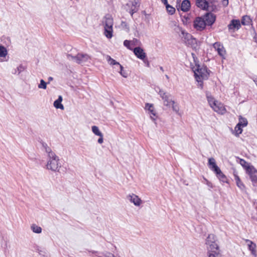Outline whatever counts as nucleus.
<instances>
[{
  "label": "nucleus",
  "instance_id": "nucleus-1",
  "mask_svg": "<svg viewBox=\"0 0 257 257\" xmlns=\"http://www.w3.org/2000/svg\"><path fill=\"white\" fill-rule=\"evenodd\" d=\"M169 25L170 27L173 29L176 32L179 33L181 32L182 33L185 39L184 43L187 45L193 47L196 44V39L193 38L190 34L185 33L182 28L177 24L176 21H172Z\"/></svg>",
  "mask_w": 257,
  "mask_h": 257
},
{
  "label": "nucleus",
  "instance_id": "nucleus-2",
  "mask_svg": "<svg viewBox=\"0 0 257 257\" xmlns=\"http://www.w3.org/2000/svg\"><path fill=\"white\" fill-rule=\"evenodd\" d=\"M61 168V164L59 157L56 155L47 158L46 169L53 172H59Z\"/></svg>",
  "mask_w": 257,
  "mask_h": 257
},
{
  "label": "nucleus",
  "instance_id": "nucleus-3",
  "mask_svg": "<svg viewBox=\"0 0 257 257\" xmlns=\"http://www.w3.org/2000/svg\"><path fill=\"white\" fill-rule=\"evenodd\" d=\"M193 70L196 81L198 82L201 81V79L206 80L209 77L210 71L208 70L206 66H201L198 64H196L195 67L193 68Z\"/></svg>",
  "mask_w": 257,
  "mask_h": 257
},
{
  "label": "nucleus",
  "instance_id": "nucleus-4",
  "mask_svg": "<svg viewBox=\"0 0 257 257\" xmlns=\"http://www.w3.org/2000/svg\"><path fill=\"white\" fill-rule=\"evenodd\" d=\"M104 25V34L108 39L112 37L113 21L111 15L107 14L105 16L102 21Z\"/></svg>",
  "mask_w": 257,
  "mask_h": 257
},
{
  "label": "nucleus",
  "instance_id": "nucleus-5",
  "mask_svg": "<svg viewBox=\"0 0 257 257\" xmlns=\"http://www.w3.org/2000/svg\"><path fill=\"white\" fill-rule=\"evenodd\" d=\"M66 57L69 60L73 61L79 64H84L90 58L88 55L83 53H78L76 56H73L72 54H67Z\"/></svg>",
  "mask_w": 257,
  "mask_h": 257
},
{
  "label": "nucleus",
  "instance_id": "nucleus-6",
  "mask_svg": "<svg viewBox=\"0 0 257 257\" xmlns=\"http://www.w3.org/2000/svg\"><path fill=\"white\" fill-rule=\"evenodd\" d=\"M216 238L213 234H210L206 239V244L208 251H220L219 246L216 242Z\"/></svg>",
  "mask_w": 257,
  "mask_h": 257
},
{
  "label": "nucleus",
  "instance_id": "nucleus-7",
  "mask_svg": "<svg viewBox=\"0 0 257 257\" xmlns=\"http://www.w3.org/2000/svg\"><path fill=\"white\" fill-rule=\"evenodd\" d=\"M140 4L138 0H129L128 2L125 5V9L129 12L131 16L137 13L139 9Z\"/></svg>",
  "mask_w": 257,
  "mask_h": 257
},
{
  "label": "nucleus",
  "instance_id": "nucleus-8",
  "mask_svg": "<svg viewBox=\"0 0 257 257\" xmlns=\"http://www.w3.org/2000/svg\"><path fill=\"white\" fill-rule=\"evenodd\" d=\"M159 94L163 100L164 105L170 107L171 105L174 103V101L172 100V96L169 93H167L163 90H160Z\"/></svg>",
  "mask_w": 257,
  "mask_h": 257
},
{
  "label": "nucleus",
  "instance_id": "nucleus-9",
  "mask_svg": "<svg viewBox=\"0 0 257 257\" xmlns=\"http://www.w3.org/2000/svg\"><path fill=\"white\" fill-rule=\"evenodd\" d=\"M208 101L211 107L216 112L219 113H222L224 111L223 107L220 104H218L217 101L214 100L213 98L211 96L207 95Z\"/></svg>",
  "mask_w": 257,
  "mask_h": 257
},
{
  "label": "nucleus",
  "instance_id": "nucleus-10",
  "mask_svg": "<svg viewBox=\"0 0 257 257\" xmlns=\"http://www.w3.org/2000/svg\"><path fill=\"white\" fill-rule=\"evenodd\" d=\"M193 25L197 31H200L204 30L206 26L202 16L197 17L194 21Z\"/></svg>",
  "mask_w": 257,
  "mask_h": 257
},
{
  "label": "nucleus",
  "instance_id": "nucleus-11",
  "mask_svg": "<svg viewBox=\"0 0 257 257\" xmlns=\"http://www.w3.org/2000/svg\"><path fill=\"white\" fill-rule=\"evenodd\" d=\"M205 24L207 26H211L215 22L216 16L212 13H207L202 16Z\"/></svg>",
  "mask_w": 257,
  "mask_h": 257
},
{
  "label": "nucleus",
  "instance_id": "nucleus-12",
  "mask_svg": "<svg viewBox=\"0 0 257 257\" xmlns=\"http://www.w3.org/2000/svg\"><path fill=\"white\" fill-rule=\"evenodd\" d=\"M247 173L249 176L252 183H257V170L253 166H247Z\"/></svg>",
  "mask_w": 257,
  "mask_h": 257
},
{
  "label": "nucleus",
  "instance_id": "nucleus-13",
  "mask_svg": "<svg viewBox=\"0 0 257 257\" xmlns=\"http://www.w3.org/2000/svg\"><path fill=\"white\" fill-rule=\"evenodd\" d=\"M145 109L148 111L150 118L153 121H155L157 118L156 111L153 104L147 103L145 104Z\"/></svg>",
  "mask_w": 257,
  "mask_h": 257
},
{
  "label": "nucleus",
  "instance_id": "nucleus-14",
  "mask_svg": "<svg viewBox=\"0 0 257 257\" xmlns=\"http://www.w3.org/2000/svg\"><path fill=\"white\" fill-rule=\"evenodd\" d=\"M213 47L217 52L218 54L222 58H224V56L226 54V51L223 46L219 42H215L213 44Z\"/></svg>",
  "mask_w": 257,
  "mask_h": 257
},
{
  "label": "nucleus",
  "instance_id": "nucleus-15",
  "mask_svg": "<svg viewBox=\"0 0 257 257\" xmlns=\"http://www.w3.org/2000/svg\"><path fill=\"white\" fill-rule=\"evenodd\" d=\"M127 199L135 205L139 206L142 203L141 199L135 194H130L127 196Z\"/></svg>",
  "mask_w": 257,
  "mask_h": 257
},
{
  "label": "nucleus",
  "instance_id": "nucleus-16",
  "mask_svg": "<svg viewBox=\"0 0 257 257\" xmlns=\"http://www.w3.org/2000/svg\"><path fill=\"white\" fill-rule=\"evenodd\" d=\"M208 166L209 169L215 174L219 171H220V169L216 165L215 160L213 158H209Z\"/></svg>",
  "mask_w": 257,
  "mask_h": 257
},
{
  "label": "nucleus",
  "instance_id": "nucleus-17",
  "mask_svg": "<svg viewBox=\"0 0 257 257\" xmlns=\"http://www.w3.org/2000/svg\"><path fill=\"white\" fill-rule=\"evenodd\" d=\"M134 53L138 58L141 60H144L146 57V54L144 52V50L140 47L135 48Z\"/></svg>",
  "mask_w": 257,
  "mask_h": 257
},
{
  "label": "nucleus",
  "instance_id": "nucleus-18",
  "mask_svg": "<svg viewBox=\"0 0 257 257\" xmlns=\"http://www.w3.org/2000/svg\"><path fill=\"white\" fill-rule=\"evenodd\" d=\"M196 5L198 8L203 10H208L209 3L206 0H196Z\"/></svg>",
  "mask_w": 257,
  "mask_h": 257
},
{
  "label": "nucleus",
  "instance_id": "nucleus-19",
  "mask_svg": "<svg viewBox=\"0 0 257 257\" xmlns=\"http://www.w3.org/2000/svg\"><path fill=\"white\" fill-rule=\"evenodd\" d=\"M240 21L237 20H232L230 23L228 25L229 30H238L240 27Z\"/></svg>",
  "mask_w": 257,
  "mask_h": 257
},
{
  "label": "nucleus",
  "instance_id": "nucleus-20",
  "mask_svg": "<svg viewBox=\"0 0 257 257\" xmlns=\"http://www.w3.org/2000/svg\"><path fill=\"white\" fill-rule=\"evenodd\" d=\"M42 145L45 152L47 154L48 158L56 155L54 152L52 151V149L48 146L46 143L42 142Z\"/></svg>",
  "mask_w": 257,
  "mask_h": 257
},
{
  "label": "nucleus",
  "instance_id": "nucleus-21",
  "mask_svg": "<svg viewBox=\"0 0 257 257\" xmlns=\"http://www.w3.org/2000/svg\"><path fill=\"white\" fill-rule=\"evenodd\" d=\"M190 2L189 0H184L181 5V10L183 12H187L190 8Z\"/></svg>",
  "mask_w": 257,
  "mask_h": 257
},
{
  "label": "nucleus",
  "instance_id": "nucleus-22",
  "mask_svg": "<svg viewBox=\"0 0 257 257\" xmlns=\"http://www.w3.org/2000/svg\"><path fill=\"white\" fill-rule=\"evenodd\" d=\"M63 98L62 96L59 95L58 99L54 102V106L56 108H60L62 110L64 109L63 105L61 103Z\"/></svg>",
  "mask_w": 257,
  "mask_h": 257
},
{
  "label": "nucleus",
  "instance_id": "nucleus-23",
  "mask_svg": "<svg viewBox=\"0 0 257 257\" xmlns=\"http://www.w3.org/2000/svg\"><path fill=\"white\" fill-rule=\"evenodd\" d=\"M217 177L219 180L223 183H227V179L225 175L222 172L221 170L219 171L216 174Z\"/></svg>",
  "mask_w": 257,
  "mask_h": 257
},
{
  "label": "nucleus",
  "instance_id": "nucleus-24",
  "mask_svg": "<svg viewBox=\"0 0 257 257\" xmlns=\"http://www.w3.org/2000/svg\"><path fill=\"white\" fill-rule=\"evenodd\" d=\"M234 179L236 182V185L237 187L240 188L241 190H244L245 189V186L243 183L240 180L239 177L237 175H234Z\"/></svg>",
  "mask_w": 257,
  "mask_h": 257
},
{
  "label": "nucleus",
  "instance_id": "nucleus-25",
  "mask_svg": "<svg viewBox=\"0 0 257 257\" xmlns=\"http://www.w3.org/2000/svg\"><path fill=\"white\" fill-rule=\"evenodd\" d=\"M246 242L247 243L248 248L249 250L251 251L252 253L255 251V248L256 247V245L252 241L250 240L246 239Z\"/></svg>",
  "mask_w": 257,
  "mask_h": 257
},
{
  "label": "nucleus",
  "instance_id": "nucleus-26",
  "mask_svg": "<svg viewBox=\"0 0 257 257\" xmlns=\"http://www.w3.org/2000/svg\"><path fill=\"white\" fill-rule=\"evenodd\" d=\"M106 60L108 63L111 65H117L119 67L120 65L118 62H116L115 60L112 59L110 56L107 55L106 57Z\"/></svg>",
  "mask_w": 257,
  "mask_h": 257
},
{
  "label": "nucleus",
  "instance_id": "nucleus-27",
  "mask_svg": "<svg viewBox=\"0 0 257 257\" xmlns=\"http://www.w3.org/2000/svg\"><path fill=\"white\" fill-rule=\"evenodd\" d=\"M8 55V50L4 46L0 45V57H6Z\"/></svg>",
  "mask_w": 257,
  "mask_h": 257
},
{
  "label": "nucleus",
  "instance_id": "nucleus-28",
  "mask_svg": "<svg viewBox=\"0 0 257 257\" xmlns=\"http://www.w3.org/2000/svg\"><path fill=\"white\" fill-rule=\"evenodd\" d=\"M237 124H240L242 127L245 126L247 124V120L245 118L241 116H239V122Z\"/></svg>",
  "mask_w": 257,
  "mask_h": 257
},
{
  "label": "nucleus",
  "instance_id": "nucleus-29",
  "mask_svg": "<svg viewBox=\"0 0 257 257\" xmlns=\"http://www.w3.org/2000/svg\"><path fill=\"white\" fill-rule=\"evenodd\" d=\"M31 229L33 230V231L35 233H40L42 232L41 227L36 224H33L31 226Z\"/></svg>",
  "mask_w": 257,
  "mask_h": 257
},
{
  "label": "nucleus",
  "instance_id": "nucleus-30",
  "mask_svg": "<svg viewBox=\"0 0 257 257\" xmlns=\"http://www.w3.org/2000/svg\"><path fill=\"white\" fill-rule=\"evenodd\" d=\"M92 132L96 136H101L102 133L99 131L98 127L97 126L93 125L92 126Z\"/></svg>",
  "mask_w": 257,
  "mask_h": 257
},
{
  "label": "nucleus",
  "instance_id": "nucleus-31",
  "mask_svg": "<svg viewBox=\"0 0 257 257\" xmlns=\"http://www.w3.org/2000/svg\"><path fill=\"white\" fill-rule=\"evenodd\" d=\"M166 10L169 14L173 15L175 12V9L172 7L171 6H170V5L167 4V5H166Z\"/></svg>",
  "mask_w": 257,
  "mask_h": 257
},
{
  "label": "nucleus",
  "instance_id": "nucleus-32",
  "mask_svg": "<svg viewBox=\"0 0 257 257\" xmlns=\"http://www.w3.org/2000/svg\"><path fill=\"white\" fill-rule=\"evenodd\" d=\"M220 254V251H208V257H218Z\"/></svg>",
  "mask_w": 257,
  "mask_h": 257
},
{
  "label": "nucleus",
  "instance_id": "nucleus-33",
  "mask_svg": "<svg viewBox=\"0 0 257 257\" xmlns=\"http://www.w3.org/2000/svg\"><path fill=\"white\" fill-rule=\"evenodd\" d=\"M241 126L240 124H237L236 126L235 127V131L236 132V135L239 136V135L241 134L242 132V129L241 128Z\"/></svg>",
  "mask_w": 257,
  "mask_h": 257
},
{
  "label": "nucleus",
  "instance_id": "nucleus-34",
  "mask_svg": "<svg viewBox=\"0 0 257 257\" xmlns=\"http://www.w3.org/2000/svg\"><path fill=\"white\" fill-rule=\"evenodd\" d=\"M250 19L247 16H244L242 17L241 23L243 25H247L249 23Z\"/></svg>",
  "mask_w": 257,
  "mask_h": 257
},
{
  "label": "nucleus",
  "instance_id": "nucleus-35",
  "mask_svg": "<svg viewBox=\"0 0 257 257\" xmlns=\"http://www.w3.org/2000/svg\"><path fill=\"white\" fill-rule=\"evenodd\" d=\"M39 88H43V89H46L47 88V83L45 82V81L41 79L40 80V83L38 85Z\"/></svg>",
  "mask_w": 257,
  "mask_h": 257
},
{
  "label": "nucleus",
  "instance_id": "nucleus-36",
  "mask_svg": "<svg viewBox=\"0 0 257 257\" xmlns=\"http://www.w3.org/2000/svg\"><path fill=\"white\" fill-rule=\"evenodd\" d=\"M119 68L120 69V71L119 72V73L120 74V75L124 78L127 77V73L126 72L123 71V66L121 65H119Z\"/></svg>",
  "mask_w": 257,
  "mask_h": 257
},
{
  "label": "nucleus",
  "instance_id": "nucleus-37",
  "mask_svg": "<svg viewBox=\"0 0 257 257\" xmlns=\"http://www.w3.org/2000/svg\"><path fill=\"white\" fill-rule=\"evenodd\" d=\"M25 69V66H24L23 65H20L17 69V70H16V72L15 73H16L17 72H18V74H20L22 72L24 71Z\"/></svg>",
  "mask_w": 257,
  "mask_h": 257
},
{
  "label": "nucleus",
  "instance_id": "nucleus-38",
  "mask_svg": "<svg viewBox=\"0 0 257 257\" xmlns=\"http://www.w3.org/2000/svg\"><path fill=\"white\" fill-rule=\"evenodd\" d=\"M240 163L245 169L246 171L247 172V166H250L249 164L243 159L240 160Z\"/></svg>",
  "mask_w": 257,
  "mask_h": 257
},
{
  "label": "nucleus",
  "instance_id": "nucleus-39",
  "mask_svg": "<svg viewBox=\"0 0 257 257\" xmlns=\"http://www.w3.org/2000/svg\"><path fill=\"white\" fill-rule=\"evenodd\" d=\"M171 106H172L173 110L174 111H175L176 112H178L179 111V106H178V104H175V102H174V103H173L171 105Z\"/></svg>",
  "mask_w": 257,
  "mask_h": 257
},
{
  "label": "nucleus",
  "instance_id": "nucleus-40",
  "mask_svg": "<svg viewBox=\"0 0 257 257\" xmlns=\"http://www.w3.org/2000/svg\"><path fill=\"white\" fill-rule=\"evenodd\" d=\"M131 43V41L128 40H124L123 42V45L124 46L126 47L129 49H131V48H130V45Z\"/></svg>",
  "mask_w": 257,
  "mask_h": 257
},
{
  "label": "nucleus",
  "instance_id": "nucleus-41",
  "mask_svg": "<svg viewBox=\"0 0 257 257\" xmlns=\"http://www.w3.org/2000/svg\"><path fill=\"white\" fill-rule=\"evenodd\" d=\"M99 138L98 139V143L100 144H101L103 142V134L101 135V136H99Z\"/></svg>",
  "mask_w": 257,
  "mask_h": 257
},
{
  "label": "nucleus",
  "instance_id": "nucleus-42",
  "mask_svg": "<svg viewBox=\"0 0 257 257\" xmlns=\"http://www.w3.org/2000/svg\"><path fill=\"white\" fill-rule=\"evenodd\" d=\"M222 5L226 7L228 5V0H222Z\"/></svg>",
  "mask_w": 257,
  "mask_h": 257
},
{
  "label": "nucleus",
  "instance_id": "nucleus-43",
  "mask_svg": "<svg viewBox=\"0 0 257 257\" xmlns=\"http://www.w3.org/2000/svg\"><path fill=\"white\" fill-rule=\"evenodd\" d=\"M161 1L165 6L167 5V4H168L167 0H161Z\"/></svg>",
  "mask_w": 257,
  "mask_h": 257
},
{
  "label": "nucleus",
  "instance_id": "nucleus-44",
  "mask_svg": "<svg viewBox=\"0 0 257 257\" xmlns=\"http://www.w3.org/2000/svg\"><path fill=\"white\" fill-rule=\"evenodd\" d=\"M198 82L199 83V85H200V88L201 89H202L203 88V86L202 81L201 80V81Z\"/></svg>",
  "mask_w": 257,
  "mask_h": 257
},
{
  "label": "nucleus",
  "instance_id": "nucleus-45",
  "mask_svg": "<svg viewBox=\"0 0 257 257\" xmlns=\"http://www.w3.org/2000/svg\"><path fill=\"white\" fill-rule=\"evenodd\" d=\"M92 252H93V253H96V255H97V256H99V257H101V255H100V253H99V252H97V251H93Z\"/></svg>",
  "mask_w": 257,
  "mask_h": 257
},
{
  "label": "nucleus",
  "instance_id": "nucleus-46",
  "mask_svg": "<svg viewBox=\"0 0 257 257\" xmlns=\"http://www.w3.org/2000/svg\"><path fill=\"white\" fill-rule=\"evenodd\" d=\"M147 66L148 67H149V66H150V64H149V62L148 61H147Z\"/></svg>",
  "mask_w": 257,
  "mask_h": 257
},
{
  "label": "nucleus",
  "instance_id": "nucleus-47",
  "mask_svg": "<svg viewBox=\"0 0 257 257\" xmlns=\"http://www.w3.org/2000/svg\"><path fill=\"white\" fill-rule=\"evenodd\" d=\"M160 70H162V71H164V69L162 67H160Z\"/></svg>",
  "mask_w": 257,
  "mask_h": 257
},
{
  "label": "nucleus",
  "instance_id": "nucleus-48",
  "mask_svg": "<svg viewBox=\"0 0 257 257\" xmlns=\"http://www.w3.org/2000/svg\"><path fill=\"white\" fill-rule=\"evenodd\" d=\"M52 79H53V78H52V77H50L49 78V80H52Z\"/></svg>",
  "mask_w": 257,
  "mask_h": 257
},
{
  "label": "nucleus",
  "instance_id": "nucleus-49",
  "mask_svg": "<svg viewBox=\"0 0 257 257\" xmlns=\"http://www.w3.org/2000/svg\"><path fill=\"white\" fill-rule=\"evenodd\" d=\"M166 77L168 79L169 78V76L167 75H166Z\"/></svg>",
  "mask_w": 257,
  "mask_h": 257
}]
</instances>
